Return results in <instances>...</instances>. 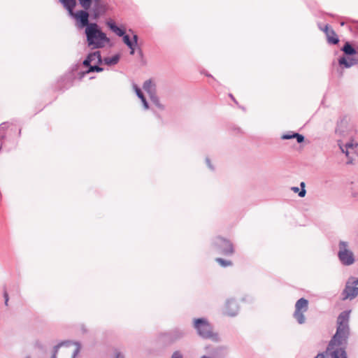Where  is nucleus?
<instances>
[{
	"label": "nucleus",
	"instance_id": "nucleus-2",
	"mask_svg": "<svg viewBox=\"0 0 358 358\" xmlns=\"http://www.w3.org/2000/svg\"><path fill=\"white\" fill-rule=\"evenodd\" d=\"M85 34L87 45L92 49L103 48L110 41V38L101 31L96 23H90L85 28Z\"/></svg>",
	"mask_w": 358,
	"mask_h": 358
},
{
	"label": "nucleus",
	"instance_id": "nucleus-19",
	"mask_svg": "<svg viewBox=\"0 0 358 358\" xmlns=\"http://www.w3.org/2000/svg\"><path fill=\"white\" fill-rule=\"evenodd\" d=\"M143 89L148 94L149 96L156 94L155 85L150 80L144 82Z\"/></svg>",
	"mask_w": 358,
	"mask_h": 358
},
{
	"label": "nucleus",
	"instance_id": "nucleus-10",
	"mask_svg": "<svg viewBox=\"0 0 358 358\" xmlns=\"http://www.w3.org/2000/svg\"><path fill=\"white\" fill-rule=\"evenodd\" d=\"M308 301L304 298L299 299L295 304V310L293 314L294 317L300 324L305 323L306 317L304 313L308 310Z\"/></svg>",
	"mask_w": 358,
	"mask_h": 358
},
{
	"label": "nucleus",
	"instance_id": "nucleus-21",
	"mask_svg": "<svg viewBox=\"0 0 358 358\" xmlns=\"http://www.w3.org/2000/svg\"><path fill=\"white\" fill-rule=\"evenodd\" d=\"M150 101L159 110H164L165 106L161 102L159 96L155 94L150 96Z\"/></svg>",
	"mask_w": 358,
	"mask_h": 358
},
{
	"label": "nucleus",
	"instance_id": "nucleus-6",
	"mask_svg": "<svg viewBox=\"0 0 358 358\" xmlns=\"http://www.w3.org/2000/svg\"><path fill=\"white\" fill-rule=\"evenodd\" d=\"M338 257L341 263L344 266H351L355 263V257L354 253L350 250L349 243L347 241H339Z\"/></svg>",
	"mask_w": 358,
	"mask_h": 358
},
{
	"label": "nucleus",
	"instance_id": "nucleus-22",
	"mask_svg": "<svg viewBox=\"0 0 358 358\" xmlns=\"http://www.w3.org/2000/svg\"><path fill=\"white\" fill-rule=\"evenodd\" d=\"M300 187H301V189H299V187H291V190L292 192H294V193H297L299 196L304 197L306 196V190L305 189V187H306L305 182H301L300 183Z\"/></svg>",
	"mask_w": 358,
	"mask_h": 358
},
{
	"label": "nucleus",
	"instance_id": "nucleus-37",
	"mask_svg": "<svg viewBox=\"0 0 358 358\" xmlns=\"http://www.w3.org/2000/svg\"><path fill=\"white\" fill-rule=\"evenodd\" d=\"M27 358H29V357H27Z\"/></svg>",
	"mask_w": 358,
	"mask_h": 358
},
{
	"label": "nucleus",
	"instance_id": "nucleus-32",
	"mask_svg": "<svg viewBox=\"0 0 358 358\" xmlns=\"http://www.w3.org/2000/svg\"><path fill=\"white\" fill-rule=\"evenodd\" d=\"M141 101L142 102L143 108L145 110H148L149 108V104H148V101H146L145 97L144 96L143 99H141Z\"/></svg>",
	"mask_w": 358,
	"mask_h": 358
},
{
	"label": "nucleus",
	"instance_id": "nucleus-11",
	"mask_svg": "<svg viewBox=\"0 0 358 358\" xmlns=\"http://www.w3.org/2000/svg\"><path fill=\"white\" fill-rule=\"evenodd\" d=\"M338 145L343 153H345L350 162L355 157L358 155V143L350 141L345 144H342L338 141Z\"/></svg>",
	"mask_w": 358,
	"mask_h": 358
},
{
	"label": "nucleus",
	"instance_id": "nucleus-4",
	"mask_svg": "<svg viewBox=\"0 0 358 358\" xmlns=\"http://www.w3.org/2000/svg\"><path fill=\"white\" fill-rule=\"evenodd\" d=\"M193 327L201 337L215 341H218V335L213 332V327L206 318L194 319Z\"/></svg>",
	"mask_w": 358,
	"mask_h": 358
},
{
	"label": "nucleus",
	"instance_id": "nucleus-9",
	"mask_svg": "<svg viewBox=\"0 0 358 358\" xmlns=\"http://www.w3.org/2000/svg\"><path fill=\"white\" fill-rule=\"evenodd\" d=\"M213 245L224 255L231 256L234 253V245L228 239L217 236L214 239Z\"/></svg>",
	"mask_w": 358,
	"mask_h": 358
},
{
	"label": "nucleus",
	"instance_id": "nucleus-30",
	"mask_svg": "<svg viewBox=\"0 0 358 358\" xmlns=\"http://www.w3.org/2000/svg\"><path fill=\"white\" fill-rule=\"evenodd\" d=\"M329 355V352H327V350L324 352L317 354L314 358H327V356Z\"/></svg>",
	"mask_w": 358,
	"mask_h": 358
},
{
	"label": "nucleus",
	"instance_id": "nucleus-17",
	"mask_svg": "<svg viewBox=\"0 0 358 358\" xmlns=\"http://www.w3.org/2000/svg\"><path fill=\"white\" fill-rule=\"evenodd\" d=\"M320 29L325 33L328 43L331 44H337L338 43L339 39L337 35L328 24H326L324 27L320 26Z\"/></svg>",
	"mask_w": 358,
	"mask_h": 358
},
{
	"label": "nucleus",
	"instance_id": "nucleus-28",
	"mask_svg": "<svg viewBox=\"0 0 358 358\" xmlns=\"http://www.w3.org/2000/svg\"><path fill=\"white\" fill-rule=\"evenodd\" d=\"M112 31L116 34L118 36H122L125 34L124 31L119 28L117 26H116Z\"/></svg>",
	"mask_w": 358,
	"mask_h": 358
},
{
	"label": "nucleus",
	"instance_id": "nucleus-7",
	"mask_svg": "<svg viewBox=\"0 0 358 358\" xmlns=\"http://www.w3.org/2000/svg\"><path fill=\"white\" fill-rule=\"evenodd\" d=\"M102 59L99 51H95L88 55L87 58L83 61V65L89 67V69L86 73L90 72H101L103 71L101 67H99L98 64H101Z\"/></svg>",
	"mask_w": 358,
	"mask_h": 358
},
{
	"label": "nucleus",
	"instance_id": "nucleus-25",
	"mask_svg": "<svg viewBox=\"0 0 358 358\" xmlns=\"http://www.w3.org/2000/svg\"><path fill=\"white\" fill-rule=\"evenodd\" d=\"M216 262L223 267H227L232 265V262L231 261L225 260L222 258H217Z\"/></svg>",
	"mask_w": 358,
	"mask_h": 358
},
{
	"label": "nucleus",
	"instance_id": "nucleus-8",
	"mask_svg": "<svg viewBox=\"0 0 358 358\" xmlns=\"http://www.w3.org/2000/svg\"><path fill=\"white\" fill-rule=\"evenodd\" d=\"M358 295V278L350 277L342 292L343 300H352Z\"/></svg>",
	"mask_w": 358,
	"mask_h": 358
},
{
	"label": "nucleus",
	"instance_id": "nucleus-20",
	"mask_svg": "<svg viewBox=\"0 0 358 358\" xmlns=\"http://www.w3.org/2000/svg\"><path fill=\"white\" fill-rule=\"evenodd\" d=\"M63 6L68 10L69 14L73 13V10L76 5V0H59Z\"/></svg>",
	"mask_w": 358,
	"mask_h": 358
},
{
	"label": "nucleus",
	"instance_id": "nucleus-15",
	"mask_svg": "<svg viewBox=\"0 0 358 358\" xmlns=\"http://www.w3.org/2000/svg\"><path fill=\"white\" fill-rule=\"evenodd\" d=\"M122 37L123 42L130 49V55H133L138 47V36L136 34H133L132 38H130L128 34H124Z\"/></svg>",
	"mask_w": 358,
	"mask_h": 358
},
{
	"label": "nucleus",
	"instance_id": "nucleus-5",
	"mask_svg": "<svg viewBox=\"0 0 358 358\" xmlns=\"http://www.w3.org/2000/svg\"><path fill=\"white\" fill-rule=\"evenodd\" d=\"M341 50L345 55L350 56L349 58L341 57L338 59V64L340 66H343L345 68H350L358 64V48H353L349 42H346Z\"/></svg>",
	"mask_w": 358,
	"mask_h": 358
},
{
	"label": "nucleus",
	"instance_id": "nucleus-13",
	"mask_svg": "<svg viewBox=\"0 0 358 358\" xmlns=\"http://www.w3.org/2000/svg\"><path fill=\"white\" fill-rule=\"evenodd\" d=\"M239 310L237 301L234 299H229L226 301L223 308V313L229 317L236 316Z\"/></svg>",
	"mask_w": 358,
	"mask_h": 358
},
{
	"label": "nucleus",
	"instance_id": "nucleus-1",
	"mask_svg": "<svg viewBox=\"0 0 358 358\" xmlns=\"http://www.w3.org/2000/svg\"><path fill=\"white\" fill-rule=\"evenodd\" d=\"M349 320L350 311H343L338 317L336 332L327 347L331 358H348L345 345L350 335Z\"/></svg>",
	"mask_w": 358,
	"mask_h": 358
},
{
	"label": "nucleus",
	"instance_id": "nucleus-16",
	"mask_svg": "<svg viewBox=\"0 0 358 358\" xmlns=\"http://www.w3.org/2000/svg\"><path fill=\"white\" fill-rule=\"evenodd\" d=\"M349 124L347 118L343 117L338 121L335 132L337 135L341 136H345L348 134Z\"/></svg>",
	"mask_w": 358,
	"mask_h": 358
},
{
	"label": "nucleus",
	"instance_id": "nucleus-29",
	"mask_svg": "<svg viewBox=\"0 0 358 358\" xmlns=\"http://www.w3.org/2000/svg\"><path fill=\"white\" fill-rule=\"evenodd\" d=\"M106 24L110 29L111 31H113L115 29V27L117 26L115 24V22L113 21L112 20H108L106 22Z\"/></svg>",
	"mask_w": 358,
	"mask_h": 358
},
{
	"label": "nucleus",
	"instance_id": "nucleus-23",
	"mask_svg": "<svg viewBox=\"0 0 358 358\" xmlns=\"http://www.w3.org/2000/svg\"><path fill=\"white\" fill-rule=\"evenodd\" d=\"M120 60V55H115L112 57H108L103 58V63L108 66H113L118 63Z\"/></svg>",
	"mask_w": 358,
	"mask_h": 358
},
{
	"label": "nucleus",
	"instance_id": "nucleus-12",
	"mask_svg": "<svg viewBox=\"0 0 358 358\" xmlns=\"http://www.w3.org/2000/svg\"><path fill=\"white\" fill-rule=\"evenodd\" d=\"M86 10H81L77 11L76 13L73 11L72 14H69L78 22V27L79 28H86L90 24L89 22V14Z\"/></svg>",
	"mask_w": 358,
	"mask_h": 358
},
{
	"label": "nucleus",
	"instance_id": "nucleus-27",
	"mask_svg": "<svg viewBox=\"0 0 358 358\" xmlns=\"http://www.w3.org/2000/svg\"><path fill=\"white\" fill-rule=\"evenodd\" d=\"M292 136H294V138L296 139V141L299 143H302L304 141V136L301 134H299L298 133H292Z\"/></svg>",
	"mask_w": 358,
	"mask_h": 358
},
{
	"label": "nucleus",
	"instance_id": "nucleus-33",
	"mask_svg": "<svg viewBox=\"0 0 358 358\" xmlns=\"http://www.w3.org/2000/svg\"><path fill=\"white\" fill-rule=\"evenodd\" d=\"M282 138L287 140V139L294 138V136H292V134H283L282 136Z\"/></svg>",
	"mask_w": 358,
	"mask_h": 358
},
{
	"label": "nucleus",
	"instance_id": "nucleus-18",
	"mask_svg": "<svg viewBox=\"0 0 358 358\" xmlns=\"http://www.w3.org/2000/svg\"><path fill=\"white\" fill-rule=\"evenodd\" d=\"M185 334V331L180 329H175L169 332V338L174 342L182 338Z\"/></svg>",
	"mask_w": 358,
	"mask_h": 358
},
{
	"label": "nucleus",
	"instance_id": "nucleus-24",
	"mask_svg": "<svg viewBox=\"0 0 358 358\" xmlns=\"http://www.w3.org/2000/svg\"><path fill=\"white\" fill-rule=\"evenodd\" d=\"M80 6L85 9L88 10L92 3V0H78Z\"/></svg>",
	"mask_w": 358,
	"mask_h": 358
},
{
	"label": "nucleus",
	"instance_id": "nucleus-35",
	"mask_svg": "<svg viewBox=\"0 0 358 358\" xmlns=\"http://www.w3.org/2000/svg\"><path fill=\"white\" fill-rule=\"evenodd\" d=\"M3 297H4V299H5V305L8 306V302L9 297H8V293L6 292H4Z\"/></svg>",
	"mask_w": 358,
	"mask_h": 358
},
{
	"label": "nucleus",
	"instance_id": "nucleus-34",
	"mask_svg": "<svg viewBox=\"0 0 358 358\" xmlns=\"http://www.w3.org/2000/svg\"><path fill=\"white\" fill-rule=\"evenodd\" d=\"M206 163L210 170H213V166H212L211 162L208 158L206 159Z\"/></svg>",
	"mask_w": 358,
	"mask_h": 358
},
{
	"label": "nucleus",
	"instance_id": "nucleus-36",
	"mask_svg": "<svg viewBox=\"0 0 358 358\" xmlns=\"http://www.w3.org/2000/svg\"><path fill=\"white\" fill-rule=\"evenodd\" d=\"M115 358H124V355L120 352H116Z\"/></svg>",
	"mask_w": 358,
	"mask_h": 358
},
{
	"label": "nucleus",
	"instance_id": "nucleus-3",
	"mask_svg": "<svg viewBox=\"0 0 358 358\" xmlns=\"http://www.w3.org/2000/svg\"><path fill=\"white\" fill-rule=\"evenodd\" d=\"M80 351L78 343L66 341L55 347L52 358H75Z\"/></svg>",
	"mask_w": 358,
	"mask_h": 358
},
{
	"label": "nucleus",
	"instance_id": "nucleus-31",
	"mask_svg": "<svg viewBox=\"0 0 358 358\" xmlns=\"http://www.w3.org/2000/svg\"><path fill=\"white\" fill-rule=\"evenodd\" d=\"M171 358H183V355L180 351H175Z\"/></svg>",
	"mask_w": 358,
	"mask_h": 358
},
{
	"label": "nucleus",
	"instance_id": "nucleus-14",
	"mask_svg": "<svg viewBox=\"0 0 358 358\" xmlns=\"http://www.w3.org/2000/svg\"><path fill=\"white\" fill-rule=\"evenodd\" d=\"M108 9L106 2L102 0H94L92 11L95 17L104 15Z\"/></svg>",
	"mask_w": 358,
	"mask_h": 358
},
{
	"label": "nucleus",
	"instance_id": "nucleus-26",
	"mask_svg": "<svg viewBox=\"0 0 358 358\" xmlns=\"http://www.w3.org/2000/svg\"><path fill=\"white\" fill-rule=\"evenodd\" d=\"M133 89L134 90L137 96L140 99H143L144 97V95H143L142 91L141 90V89L136 84L133 85Z\"/></svg>",
	"mask_w": 358,
	"mask_h": 358
}]
</instances>
